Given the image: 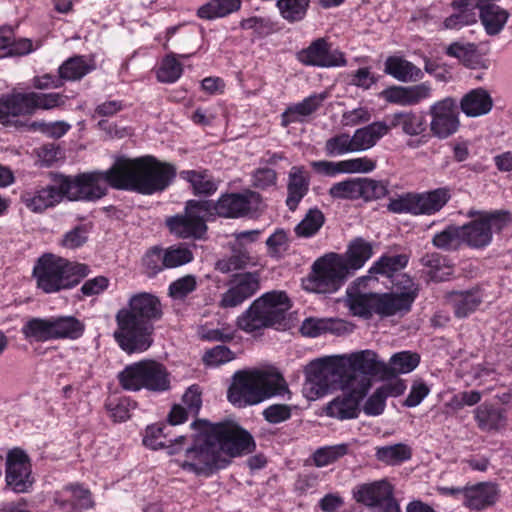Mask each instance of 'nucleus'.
Here are the masks:
<instances>
[{"mask_svg": "<svg viewBox=\"0 0 512 512\" xmlns=\"http://www.w3.org/2000/svg\"><path fill=\"white\" fill-rule=\"evenodd\" d=\"M64 197H66L64 179L61 178L57 184L48 185L34 193H25L22 199L31 211L42 212L60 203Z\"/></svg>", "mask_w": 512, "mask_h": 512, "instance_id": "obj_23", "label": "nucleus"}, {"mask_svg": "<svg viewBox=\"0 0 512 512\" xmlns=\"http://www.w3.org/2000/svg\"><path fill=\"white\" fill-rule=\"evenodd\" d=\"M259 195L255 192L226 194L217 202L204 200L210 218L215 216L224 218H239L256 210L259 204Z\"/></svg>", "mask_w": 512, "mask_h": 512, "instance_id": "obj_14", "label": "nucleus"}, {"mask_svg": "<svg viewBox=\"0 0 512 512\" xmlns=\"http://www.w3.org/2000/svg\"><path fill=\"white\" fill-rule=\"evenodd\" d=\"M259 384L261 390L265 393V399L273 396L291 398V392L288 389L285 379L279 373H268L258 371Z\"/></svg>", "mask_w": 512, "mask_h": 512, "instance_id": "obj_47", "label": "nucleus"}, {"mask_svg": "<svg viewBox=\"0 0 512 512\" xmlns=\"http://www.w3.org/2000/svg\"><path fill=\"white\" fill-rule=\"evenodd\" d=\"M228 400L237 407L255 405L265 400L260 388L258 371H240L233 377Z\"/></svg>", "mask_w": 512, "mask_h": 512, "instance_id": "obj_15", "label": "nucleus"}, {"mask_svg": "<svg viewBox=\"0 0 512 512\" xmlns=\"http://www.w3.org/2000/svg\"><path fill=\"white\" fill-rule=\"evenodd\" d=\"M310 165L315 172L321 175L335 177L340 174L370 173L375 170L377 162L368 156H362L337 162L328 160L312 161Z\"/></svg>", "mask_w": 512, "mask_h": 512, "instance_id": "obj_21", "label": "nucleus"}, {"mask_svg": "<svg viewBox=\"0 0 512 512\" xmlns=\"http://www.w3.org/2000/svg\"><path fill=\"white\" fill-rule=\"evenodd\" d=\"M348 448L344 443L319 448L313 454L314 463L318 467H325L346 455Z\"/></svg>", "mask_w": 512, "mask_h": 512, "instance_id": "obj_59", "label": "nucleus"}, {"mask_svg": "<svg viewBox=\"0 0 512 512\" xmlns=\"http://www.w3.org/2000/svg\"><path fill=\"white\" fill-rule=\"evenodd\" d=\"M416 197L418 215H431L442 209L448 202L450 193L446 188H439L430 192L416 194Z\"/></svg>", "mask_w": 512, "mask_h": 512, "instance_id": "obj_38", "label": "nucleus"}, {"mask_svg": "<svg viewBox=\"0 0 512 512\" xmlns=\"http://www.w3.org/2000/svg\"><path fill=\"white\" fill-rule=\"evenodd\" d=\"M240 6V0H212L199 8L198 15L203 19L224 17L237 11Z\"/></svg>", "mask_w": 512, "mask_h": 512, "instance_id": "obj_50", "label": "nucleus"}, {"mask_svg": "<svg viewBox=\"0 0 512 512\" xmlns=\"http://www.w3.org/2000/svg\"><path fill=\"white\" fill-rule=\"evenodd\" d=\"M53 339H78L85 330V324L73 316L51 317Z\"/></svg>", "mask_w": 512, "mask_h": 512, "instance_id": "obj_36", "label": "nucleus"}, {"mask_svg": "<svg viewBox=\"0 0 512 512\" xmlns=\"http://www.w3.org/2000/svg\"><path fill=\"white\" fill-rule=\"evenodd\" d=\"M408 263V257L405 254L397 255H384L380 257L369 269V276L382 275L395 280L397 275H403L404 273H398L406 267Z\"/></svg>", "mask_w": 512, "mask_h": 512, "instance_id": "obj_34", "label": "nucleus"}, {"mask_svg": "<svg viewBox=\"0 0 512 512\" xmlns=\"http://www.w3.org/2000/svg\"><path fill=\"white\" fill-rule=\"evenodd\" d=\"M310 0H277L276 6L283 19L293 23L304 19Z\"/></svg>", "mask_w": 512, "mask_h": 512, "instance_id": "obj_51", "label": "nucleus"}, {"mask_svg": "<svg viewBox=\"0 0 512 512\" xmlns=\"http://www.w3.org/2000/svg\"><path fill=\"white\" fill-rule=\"evenodd\" d=\"M329 195L334 199L356 200L361 198L360 178L334 183L329 189Z\"/></svg>", "mask_w": 512, "mask_h": 512, "instance_id": "obj_55", "label": "nucleus"}, {"mask_svg": "<svg viewBox=\"0 0 512 512\" xmlns=\"http://www.w3.org/2000/svg\"><path fill=\"white\" fill-rule=\"evenodd\" d=\"M4 104L10 109L12 116L31 115L34 113L32 92H13L4 95Z\"/></svg>", "mask_w": 512, "mask_h": 512, "instance_id": "obj_52", "label": "nucleus"}, {"mask_svg": "<svg viewBox=\"0 0 512 512\" xmlns=\"http://www.w3.org/2000/svg\"><path fill=\"white\" fill-rule=\"evenodd\" d=\"M310 179L303 166H293L289 172L287 206L295 210L302 198L307 194Z\"/></svg>", "mask_w": 512, "mask_h": 512, "instance_id": "obj_29", "label": "nucleus"}, {"mask_svg": "<svg viewBox=\"0 0 512 512\" xmlns=\"http://www.w3.org/2000/svg\"><path fill=\"white\" fill-rule=\"evenodd\" d=\"M180 177L190 183L196 195H212L217 190V183L207 171L185 170Z\"/></svg>", "mask_w": 512, "mask_h": 512, "instance_id": "obj_45", "label": "nucleus"}, {"mask_svg": "<svg viewBox=\"0 0 512 512\" xmlns=\"http://www.w3.org/2000/svg\"><path fill=\"white\" fill-rule=\"evenodd\" d=\"M469 217L474 220L461 226L463 243L472 248L488 246L493 233H499L509 223V215L505 212H481L470 210Z\"/></svg>", "mask_w": 512, "mask_h": 512, "instance_id": "obj_9", "label": "nucleus"}, {"mask_svg": "<svg viewBox=\"0 0 512 512\" xmlns=\"http://www.w3.org/2000/svg\"><path fill=\"white\" fill-rule=\"evenodd\" d=\"M95 69L93 58L75 56L66 60L59 67V75L63 80H79Z\"/></svg>", "mask_w": 512, "mask_h": 512, "instance_id": "obj_37", "label": "nucleus"}, {"mask_svg": "<svg viewBox=\"0 0 512 512\" xmlns=\"http://www.w3.org/2000/svg\"><path fill=\"white\" fill-rule=\"evenodd\" d=\"M210 215L206 204L202 200H189L186 202L184 214L168 217L165 221L169 231L179 238H202L206 231V222Z\"/></svg>", "mask_w": 512, "mask_h": 512, "instance_id": "obj_11", "label": "nucleus"}, {"mask_svg": "<svg viewBox=\"0 0 512 512\" xmlns=\"http://www.w3.org/2000/svg\"><path fill=\"white\" fill-rule=\"evenodd\" d=\"M361 198L374 200L384 197L388 193V186L385 181L371 178H360Z\"/></svg>", "mask_w": 512, "mask_h": 512, "instance_id": "obj_61", "label": "nucleus"}, {"mask_svg": "<svg viewBox=\"0 0 512 512\" xmlns=\"http://www.w3.org/2000/svg\"><path fill=\"white\" fill-rule=\"evenodd\" d=\"M251 261L249 252L232 246V255L216 262V269L221 273H229L247 266Z\"/></svg>", "mask_w": 512, "mask_h": 512, "instance_id": "obj_54", "label": "nucleus"}, {"mask_svg": "<svg viewBox=\"0 0 512 512\" xmlns=\"http://www.w3.org/2000/svg\"><path fill=\"white\" fill-rule=\"evenodd\" d=\"M385 72L402 82L415 81L422 76L418 67L401 57H389L385 62Z\"/></svg>", "mask_w": 512, "mask_h": 512, "instance_id": "obj_40", "label": "nucleus"}, {"mask_svg": "<svg viewBox=\"0 0 512 512\" xmlns=\"http://www.w3.org/2000/svg\"><path fill=\"white\" fill-rule=\"evenodd\" d=\"M119 385L126 391L146 390L163 393L171 388V375L167 368L155 360H141L125 366L117 376Z\"/></svg>", "mask_w": 512, "mask_h": 512, "instance_id": "obj_7", "label": "nucleus"}, {"mask_svg": "<svg viewBox=\"0 0 512 512\" xmlns=\"http://www.w3.org/2000/svg\"><path fill=\"white\" fill-rule=\"evenodd\" d=\"M341 357L318 359L313 361L308 370V380L315 389L317 397L330 391L351 387L352 379Z\"/></svg>", "mask_w": 512, "mask_h": 512, "instance_id": "obj_8", "label": "nucleus"}, {"mask_svg": "<svg viewBox=\"0 0 512 512\" xmlns=\"http://www.w3.org/2000/svg\"><path fill=\"white\" fill-rule=\"evenodd\" d=\"M446 54L458 59L468 68H476L481 62L477 46L469 42L457 41L446 48Z\"/></svg>", "mask_w": 512, "mask_h": 512, "instance_id": "obj_46", "label": "nucleus"}, {"mask_svg": "<svg viewBox=\"0 0 512 512\" xmlns=\"http://www.w3.org/2000/svg\"><path fill=\"white\" fill-rule=\"evenodd\" d=\"M390 131L385 121H376L358 128L352 134L354 152H364L373 148Z\"/></svg>", "mask_w": 512, "mask_h": 512, "instance_id": "obj_26", "label": "nucleus"}, {"mask_svg": "<svg viewBox=\"0 0 512 512\" xmlns=\"http://www.w3.org/2000/svg\"><path fill=\"white\" fill-rule=\"evenodd\" d=\"M174 177L175 170L171 165L147 156L133 160L119 159L106 171L82 173L63 179L69 200L94 201L102 198L109 186L150 195L166 189Z\"/></svg>", "mask_w": 512, "mask_h": 512, "instance_id": "obj_2", "label": "nucleus"}, {"mask_svg": "<svg viewBox=\"0 0 512 512\" xmlns=\"http://www.w3.org/2000/svg\"><path fill=\"white\" fill-rule=\"evenodd\" d=\"M419 362L420 357L417 353L402 351L390 358V367L393 373L406 374L413 371Z\"/></svg>", "mask_w": 512, "mask_h": 512, "instance_id": "obj_60", "label": "nucleus"}, {"mask_svg": "<svg viewBox=\"0 0 512 512\" xmlns=\"http://www.w3.org/2000/svg\"><path fill=\"white\" fill-rule=\"evenodd\" d=\"M55 502L66 512L87 509L92 505L90 492L78 485H72L57 492Z\"/></svg>", "mask_w": 512, "mask_h": 512, "instance_id": "obj_28", "label": "nucleus"}, {"mask_svg": "<svg viewBox=\"0 0 512 512\" xmlns=\"http://www.w3.org/2000/svg\"><path fill=\"white\" fill-rule=\"evenodd\" d=\"M474 414L477 425L482 431L499 430L505 425L504 413L491 405L482 404L478 406Z\"/></svg>", "mask_w": 512, "mask_h": 512, "instance_id": "obj_39", "label": "nucleus"}, {"mask_svg": "<svg viewBox=\"0 0 512 512\" xmlns=\"http://www.w3.org/2000/svg\"><path fill=\"white\" fill-rule=\"evenodd\" d=\"M448 300L454 308L455 315L459 318L468 316L474 312L481 303L478 291L452 292Z\"/></svg>", "mask_w": 512, "mask_h": 512, "instance_id": "obj_43", "label": "nucleus"}, {"mask_svg": "<svg viewBox=\"0 0 512 512\" xmlns=\"http://www.w3.org/2000/svg\"><path fill=\"white\" fill-rule=\"evenodd\" d=\"M421 261L427 268L429 278L435 282L446 281L453 274V265L446 257L438 253L427 254Z\"/></svg>", "mask_w": 512, "mask_h": 512, "instance_id": "obj_41", "label": "nucleus"}, {"mask_svg": "<svg viewBox=\"0 0 512 512\" xmlns=\"http://www.w3.org/2000/svg\"><path fill=\"white\" fill-rule=\"evenodd\" d=\"M372 255V244L363 238H356L350 242L345 254L331 253L318 259L313 264V271L304 282V287L314 293H334Z\"/></svg>", "mask_w": 512, "mask_h": 512, "instance_id": "obj_4", "label": "nucleus"}, {"mask_svg": "<svg viewBox=\"0 0 512 512\" xmlns=\"http://www.w3.org/2000/svg\"><path fill=\"white\" fill-rule=\"evenodd\" d=\"M498 496L495 485L482 482L472 486L464 487V497L462 503L469 509L482 510L493 505Z\"/></svg>", "mask_w": 512, "mask_h": 512, "instance_id": "obj_27", "label": "nucleus"}, {"mask_svg": "<svg viewBox=\"0 0 512 512\" xmlns=\"http://www.w3.org/2000/svg\"><path fill=\"white\" fill-rule=\"evenodd\" d=\"M345 361L346 370L350 377L365 376L370 379V375L378 373L385 364L378 361L377 355L371 350H364L350 355L341 356Z\"/></svg>", "mask_w": 512, "mask_h": 512, "instance_id": "obj_24", "label": "nucleus"}, {"mask_svg": "<svg viewBox=\"0 0 512 512\" xmlns=\"http://www.w3.org/2000/svg\"><path fill=\"white\" fill-rule=\"evenodd\" d=\"M370 276L356 279L346 290L345 304L354 316L369 318L376 313V293L366 291Z\"/></svg>", "mask_w": 512, "mask_h": 512, "instance_id": "obj_20", "label": "nucleus"}, {"mask_svg": "<svg viewBox=\"0 0 512 512\" xmlns=\"http://www.w3.org/2000/svg\"><path fill=\"white\" fill-rule=\"evenodd\" d=\"M193 260L191 250L182 245H174L163 251V265L166 268H176Z\"/></svg>", "mask_w": 512, "mask_h": 512, "instance_id": "obj_58", "label": "nucleus"}, {"mask_svg": "<svg viewBox=\"0 0 512 512\" xmlns=\"http://www.w3.org/2000/svg\"><path fill=\"white\" fill-rule=\"evenodd\" d=\"M162 308L159 299L149 293L133 295L128 307L116 314L117 329L114 338L128 354L146 351L153 342V322L160 319Z\"/></svg>", "mask_w": 512, "mask_h": 512, "instance_id": "obj_3", "label": "nucleus"}, {"mask_svg": "<svg viewBox=\"0 0 512 512\" xmlns=\"http://www.w3.org/2000/svg\"><path fill=\"white\" fill-rule=\"evenodd\" d=\"M324 152L328 157H341L355 153L352 135L348 132H337L331 135L325 141Z\"/></svg>", "mask_w": 512, "mask_h": 512, "instance_id": "obj_49", "label": "nucleus"}, {"mask_svg": "<svg viewBox=\"0 0 512 512\" xmlns=\"http://www.w3.org/2000/svg\"><path fill=\"white\" fill-rule=\"evenodd\" d=\"M432 88L428 83L413 86H392L380 93L387 102L400 106H413L431 97Z\"/></svg>", "mask_w": 512, "mask_h": 512, "instance_id": "obj_22", "label": "nucleus"}, {"mask_svg": "<svg viewBox=\"0 0 512 512\" xmlns=\"http://www.w3.org/2000/svg\"><path fill=\"white\" fill-rule=\"evenodd\" d=\"M297 59L307 66L341 67L346 65L344 54L337 49H331L325 38H318L307 48L299 51Z\"/></svg>", "mask_w": 512, "mask_h": 512, "instance_id": "obj_18", "label": "nucleus"}, {"mask_svg": "<svg viewBox=\"0 0 512 512\" xmlns=\"http://www.w3.org/2000/svg\"><path fill=\"white\" fill-rule=\"evenodd\" d=\"M21 332L28 340L47 341L53 339L52 322L50 318L29 319L21 328Z\"/></svg>", "mask_w": 512, "mask_h": 512, "instance_id": "obj_48", "label": "nucleus"}, {"mask_svg": "<svg viewBox=\"0 0 512 512\" xmlns=\"http://www.w3.org/2000/svg\"><path fill=\"white\" fill-rule=\"evenodd\" d=\"M376 457L379 461L388 465H397L411 457L409 446L398 443L377 448Z\"/></svg>", "mask_w": 512, "mask_h": 512, "instance_id": "obj_53", "label": "nucleus"}, {"mask_svg": "<svg viewBox=\"0 0 512 512\" xmlns=\"http://www.w3.org/2000/svg\"><path fill=\"white\" fill-rule=\"evenodd\" d=\"M346 329L344 321L334 318H306L301 325V333L308 337H317L331 332L340 334Z\"/></svg>", "mask_w": 512, "mask_h": 512, "instance_id": "obj_33", "label": "nucleus"}, {"mask_svg": "<svg viewBox=\"0 0 512 512\" xmlns=\"http://www.w3.org/2000/svg\"><path fill=\"white\" fill-rule=\"evenodd\" d=\"M492 106V98L483 88L471 90L460 101L461 110L468 117L485 115L490 112Z\"/></svg>", "mask_w": 512, "mask_h": 512, "instance_id": "obj_30", "label": "nucleus"}, {"mask_svg": "<svg viewBox=\"0 0 512 512\" xmlns=\"http://www.w3.org/2000/svg\"><path fill=\"white\" fill-rule=\"evenodd\" d=\"M371 381L365 376L352 379L351 387H344L341 390L343 395L332 400L327 408L328 416L339 420L353 419L358 417L360 412L359 404L368 393Z\"/></svg>", "mask_w": 512, "mask_h": 512, "instance_id": "obj_13", "label": "nucleus"}, {"mask_svg": "<svg viewBox=\"0 0 512 512\" xmlns=\"http://www.w3.org/2000/svg\"><path fill=\"white\" fill-rule=\"evenodd\" d=\"M326 99V94H312L300 103L289 106L282 114L284 126L294 122H302L306 117L315 112Z\"/></svg>", "mask_w": 512, "mask_h": 512, "instance_id": "obj_31", "label": "nucleus"}, {"mask_svg": "<svg viewBox=\"0 0 512 512\" xmlns=\"http://www.w3.org/2000/svg\"><path fill=\"white\" fill-rule=\"evenodd\" d=\"M177 57L187 58V55L169 53L156 67V78L161 83H175L183 74V65Z\"/></svg>", "mask_w": 512, "mask_h": 512, "instance_id": "obj_42", "label": "nucleus"}, {"mask_svg": "<svg viewBox=\"0 0 512 512\" xmlns=\"http://www.w3.org/2000/svg\"><path fill=\"white\" fill-rule=\"evenodd\" d=\"M88 274L87 265L70 262L52 254L40 257L33 268L37 287L47 294L71 289Z\"/></svg>", "mask_w": 512, "mask_h": 512, "instance_id": "obj_5", "label": "nucleus"}, {"mask_svg": "<svg viewBox=\"0 0 512 512\" xmlns=\"http://www.w3.org/2000/svg\"><path fill=\"white\" fill-rule=\"evenodd\" d=\"M168 428L148 426L143 444L154 450L165 448L169 455L177 456L180 468L196 476H212L226 468L231 458L250 453L255 446L252 436L234 422L197 420L191 424V433L175 439L168 438Z\"/></svg>", "mask_w": 512, "mask_h": 512, "instance_id": "obj_1", "label": "nucleus"}, {"mask_svg": "<svg viewBox=\"0 0 512 512\" xmlns=\"http://www.w3.org/2000/svg\"><path fill=\"white\" fill-rule=\"evenodd\" d=\"M197 287L195 276L186 275L172 282L169 286V295L174 299H183Z\"/></svg>", "mask_w": 512, "mask_h": 512, "instance_id": "obj_64", "label": "nucleus"}, {"mask_svg": "<svg viewBox=\"0 0 512 512\" xmlns=\"http://www.w3.org/2000/svg\"><path fill=\"white\" fill-rule=\"evenodd\" d=\"M433 244L440 249L454 250L463 243L461 226H449L433 237Z\"/></svg>", "mask_w": 512, "mask_h": 512, "instance_id": "obj_56", "label": "nucleus"}, {"mask_svg": "<svg viewBox=\"0 0 512 512\" xmlns=\"http://www.w3.org/2000/svg\"><path fill=\"white\" fill-rule=\"evenodd\" d=\"M291 308L290 299L283 291H270L255 299L237 318V326L253 333L279 324Z\"/></svg>", "mask_w": 512, "mask_h": 512, "instance_id": "obj_6", "label": "nucleus"}, {"mask_svg": "<svg viewBox=\"0 0 512 512\" xmlns=\"http://www.w3.org/2000/svg\"><path fill=\"white\" fill-rule=\"evenodd\" d=\"M6 483L17 493L27 492L32 487L31 464L20 449H12L7 455Z\"/></svg>", "mask_w": 512, "mask_h": 512, "instance_id": "obj_19", "label": "nucleus"}, {"mask_svg": "<svg viewBox=\"0 0 512 512\" xmlns=\"http://www.w3.org/2000/svg\"><path fill=\"white\" fill-rule=\"evenodd\" d=\"M260 289V274L258 272H243L235 274L228 283V289L221 295V308H234L251 298Z\"/></svg>", "mask_w": 512, "mask_h": 512, "instance_id": "obj_17", "label": "nucleus"}, {"mask_svg": "<svg viewBox=\"0 0 512 512\" xmlns=\"http://www.w3.org/2000/svg\"><path fill=\"white\" fill-rule=\"evenodd\" d=\"M387 208L393 213H409L418 215L416 194L407 193L396 198H392L390 199Z\"/></svg>", "mask_w": 512, "mask_h": 512, "instance_id": "obj_62", "label": "nucleus"}, {"mask_svg": "<svg viewBox=\"0 0 512 512\" xmlns=\"http://www.w3.org/2000/svg\"><path fill=\"white\" fill-rule=\"evenodd\" d=\"M405 387L402 381L394 384H385L375 390L364 405V412L369 416H378L383 413L386 399L389 396H397L403 393Z\"/></svg>", "mask_w": 512, "mask_h": 512, "instance_id": "obj_32", "label": "nucleus"}, {"mask_svg": "<svg viewBox=\"0 0 512 512\" xmlns=\"http://www.w3.org/2000/svg\"><path fill=\"white\" fill-rule=\"evenodd\" d=\"M480 18L487 34L497 35L504 28L509 14L498 5H488L480 10Z\"/></svg>", "mask_w": 512, "mask_h": 512, "instance_id": "obj_44", "label": "nucleus"}, {"mask_svg": "<svg viewBox=\"0 0 512 512\" xmlns=\"http://www.w3.org/2000/svg\"><path fill=\"white\" fill-rule=\"evenodd\" d=\"M33 110H51L65 103V97L60 93H37L32 92Z\"/></svg>", "mask_w": 512, "mask_h": 512, "instance_id": "obj_63", "label": "nucleus"}, {"mask_svg": "<svg viewBox=\"0 0 512 512\" xmlns=\"http://www.w3.org/2000/svg\"><path fill=\"white\" fill-rule=\"evenodd\" d=\"M41 46V40L33 41L28 38L15 39L11 29H0V59L11 56H24L39 49Z\"/></svg>", "mask_w": 512, "mask_h": 512, "instance_id": "obj_25", "label": "nucleus"}, {"mask_svg": "<svg viewBox=\"0 0 512 512\" xmlns=\"http://www.w3.org/2000/svg\"><path fill=\"white\" fill-rule=\"evenodd\" d=\"M395 487L387 479L363 483L353 489L355 501L375 512H401L400 505L394 496Z\"/></svg>", "mask_w": 512, "mask_h": 512, "instance_id": "obj_12", "label": "nucleus"}, {"mask_svg": "<svg viewBox=\"0 0 512 512\" xmlns=\"http://www.w3.org/2000/svg\"><path fill=\"white\" fill-rule=\"evenodd\" d=\"M430 131L439 138L446 139L455 134L460 126L459 112L456 101L447 97L435 102L429 108Z\"/></svg>", "mask_w": 512, "mask_h": 512, "instance_id": "obj_16", "label": "nucleus"}, {"mask_svg": "<svg viewBox=\"0 0 512 512\" xmlns=\"http://www.w3.org/2000/svg\"><path fill=\"white\" fill-rule=\"evenodd\" d=\"M418 294V286L407 274L397 275L389 293L377 294L376 314L387 317L410 311Z\"/></svg>", "mask_w": 512, "mask_h": 512, "instance_id": "obj_10", "label": "nucleus"}, {"mask_svg": "<svg viewBox=\"0 0 512 512\" xmlns=\"http://www.w3.org/2000/svg\"><path fill=\"white\" fill-rule=\"evenodd\" d=\"M390 130L392 128L401 126L402 131L409 136H418L425 132L426 121L425 117L420 113L398 112L389 117Z\"/></svg>", "mask_w": 512, "mask_h": 512, "instance_id": "obj_35", "label": "nucleus"}, {"mask_svg": "<svg viewBox=\"0 0 512 512\" xmlns=\"http://www.w3.org/2000/svg\"><path fill=\"white\" fill-rule=\"evenodd\" d=\"M324 215L318 209L308 211L304 219L295 227V232L300 237H311L322 227Z\"/></svg>", "mask_w": 512, "mask_h": 512, "instance_id": "obj_57", "label": "nucleus"}]
</instances>
